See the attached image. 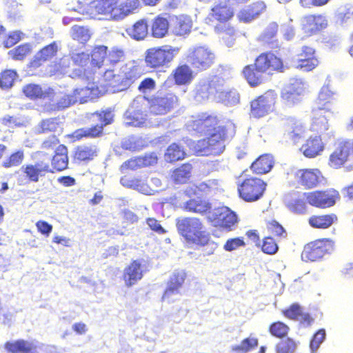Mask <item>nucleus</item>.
Masks as SVG:
<instances>
[{
	"mask_svg": "<svg viewBox=\"0 0 353 353\" xmlns=\"http://www.w3.org/2000/svg\"><path fill=\"white\" fill-rule=\"evenodd\" d=\"M126 124L134 127H143L148 122V114L142 106L132 107L126 116Z\"/></svg>",
	"mask_w": 353,
	"mask_h": 353,
	"instance_id": "34",
	"label": "nucleus"
},
{
	"mask_svg": "<svg viewBox=\"0 0 353 353\" xmlns=\"http://www.w3.org/2000/svg\"><path fill=\"white\" fill-rule=\"evenodd\" d=\"M59 145H61L59 139L57 136L53 135L43 140L41 147L45 150H55Z\"/></svg>",
	"mask_w": 353,
	"mask_h": 353,
	"instance_id": "64",
	"label": "nucleus"
},
{
	"mask_svg": "<svg viewBox=\"0 0 353 353\" xmlns=\"http://www.w3.org/2000/svg\"><path fill=\"white\" fill-rule=\"evenodd\" d=\"M185 210L194 213L204 214L211 209V204L204 199H192L184 203Z\"/></svg>",
	"mask_w": 353,
	"mask_h": 353,
	"instance_id": "42",
	"label": "nucleus"
},
{
	"mask_svg": "<svg viewBox=\"0 0 353 353\" xmlns=\"http://www.w3.org/2000/svg\"><path fill=\"white\" fill-rule=\"evenodd\" d=\"M17 73L14 70H5L0 74V86L2 88H10L12 86Z\"/></svg>",
	"mask_w": 353,
	"mask_h": 353,
	"instance_id": "54",
	"label": "nucleus"
},
{
	"mask_svg": "<svg viewBox=\"0 0 353 353\" xmlns=\"http://www.w3.org/2000/svg\"><path fill=\"white\" fill-rule=\"evenodd\" d=\"M4 348L8 353H38L37 345L24 339L7 341Z\"/></svg>",
	"mask_w": 353,
	"mask_h": 353,
	"instance_id": "31",
	"label": "nucleus"
},
{
	"mask_svg": "<svg viewBox=\"0 0 353 353\" xmlns=\"http://www.w3.org/2000/svg\"><path fill=\"white\" fill-rule=\"evenodd\" d=\"M127 32L136 40L143 39L148 32L147 21L145 19L137 21L132 27L127 29Z\"/></svg>",
	"mask_w": 353,
	"mask_h": 353,
	"instance_id": "44",
	"label": "nucleus"
},
{
	"mask_svg": "<svg viewBox=\"0 0 353 353\" xmlns=\"http://www.w3.org/2000/svg\"><path fill=\"white\" fill-rule=\"evenodd\" d=\"M214 59V54L208 48L202 46L194 48L187 56L188 61L196 72L209 68Z\"/></svg>",
	"mask_w": 353,
	"mask_h": 353,
	"instance_id": "12",
	"label": "nucleus"
},
{
	"mask_svg": "<svg viewBox=\"0 0 353 353\" xmlns=\"http://www.w3.org/2000/svg\"><path fill=\"white\" fill-rule=\"evenodd\" d=\"M297 68L305 72H310L319 64L315 50L308 46H304L298 54Z\"/></svg>",
	"mask_w": 353,
	"mask_h": 353,
	"instance_id": "24",
	"label": "nucleus"
},
{
	"mask_svg": "<svg viewBox=\"0 0 353 353\" xmlns=\"http://www.w3.org/2000/svg\"><path fill=\"white\" fill-rule=\"evenodd\" d=\"M303 310L297 303L291 304L288 308L282 310V314L287 319L297 321L302 314Z\"/></svg>",
	"mask_w": 353,
	"mask_h": 353,
	"instance_id": "55",
	"label": "nucleus"
},
{
	"mask_svg": "<svg viewBox=\"0 0 353 353\" xmlns=\"http://www.w3.org/2000/svg\"><path fill=\"white\" fill-rule=\"evenodd\" d=\"M172 76L174 83L177 85H188L194 77L192 70L185 63L176 66L172 71Z\"/></svg>",
	"mask_w": 353,
	"mask_h": 353,
	"instance_id": "33",
	"label": "nucleus"
},
{
	"mask_svg": "<svg viewBox=\"0 0 353 353\" xmlns=\"http://www.w3.org/2000/svg\"><path fill=\"white\" fill-rule=\"evenodd\" d=\"M327 165L334 170L343 168L347 172L353 171V158L345 139L335 143L329 155Z\"/></svg>",
	"mask_w": 353,
	"mask_h": 353,
	"instance_id": "7",
	"label": "nucleus"
},
{
	"mask_svg": "<svg viewBox=\"0 0 353 353\" xmlns=\"http://www.w3.org/2000/svg\"><path fill=\"white\" fill-rule=\"evenodd\" d=\"M90 120L93 124L90 128H81L68 135L73 142L83 139H96L103 134V128L112 122V114L108 111H99L92 113Z\"/></svg>",
	"mask_w": 353,
	"mask_h": 353,
	"instance_id": "4",
	"label": "nucleus"
},
{
	"mask_svg": "<svg viewBox=\"0 0 353 353\" xmlns=\"http://www.w3.org/2000/svg\"><path fill=\"white\" fill-rule=\"evenodd\" d=\"M277 94L273 90H268L250 102V114L254 118L267 115L272 110Z\"/></svg>",
	"mask_w": 353,
	"mask_h": 353,
	"instance_id": "11",
	"label": "nucleus"
},
{
	"mask_svg": "<svg viewBox=\"0 0 353 353\" xmlns=\"http://www.w3.org/2000/svg\"><path fill=\"white\" fill-rule=\"evenodd\" d=\"M274 165V159L270 154L260 155L250 165V170L257 175H262L271 171Z\"/></svg>",
	"mask_w": 353,
	"mask_h": 353,
	"instance_id": "32",
	"label": "nucleus"
},
{
	"mask_svg": "<svg viewBox=\"0 0 353 353\" xmlns=\"http://www.w3.org/2000/svg\"><path fill=\"white\" fill-rule=\"evenodd\" d=\"M245 245V243L242 237H236L227 240L223 248L226 251L231 252Z\"/></svg>",
	"mask_w": 353,
	"mask_h": 353,
	"instance_id": "61",
	"label": "nucleus"
},
{
	"mask_svg": "<svg viewBox=\"0 0 353 353\" xmlns=\"http://www.w3.org/2000/svg\"><path fill=\"white\" fill-rule=\"evenodd\" d=\"M173 97L170 94L155 97L150 101L148 112L154 116L164 115L173 108Z\"/></svg>",
	"mask_w": 353,
	"mask_h": 353,
	"instance_id": "25",
	"label": "nucleus"
},
{
	"mask_svg": "<svg viewBox=\"0 0 353 353\" xmlns=\"http://www.w3.org/2000/svg\"><path fill=\"white\" fill-rule=\"evenodd\" d=\"M239 197L247 203H254L261 199L267 189V183L256 176H248L237 182Z\"/></svg>",
	"mask_w": 353,
	"mask_h": 353,
	"instance_id": "5",
	"label": "nucleus"
},
{
	"mask_svg": "<svg viewBox=\"0 0 353 353\" xmlns=\"http://www.w3.org/2000/svg\"><path fill=\"white\" fill-rule=\"evenodd\" d=\"M213 220L216 226L227 230H231L238 221L236 214L227 207L216 210Z\"/></svg>",
	"mask_w": 353,
	"mask_h": 353,
	"instance_id": "27",
	"label": "nucleus"
},
{
	"mask_svg": "<svg viewBox=\"0 0 353 353\" xmlns=\"http://www.w3.org/2000/svg\"><path fill=\"white\" fill-rule=\"evenodd\" d=\"M221 34L222 39L228 46H232L236 39V32L235 29L231 26L223 30Z\"/></svg>",
	"mask_w": 353,
	"mask_h": 353,
	"instance_id": "62",
	"label": "nucleus"
},
{
	"mask_svg": "<svg viewBox=\"0 0 353 353\" xmlns=\"http://www.w3.org/2000/svg\"><path fill=\"white\" fill-rule=\"evenodd\" d=\"M32 52V45L30 43H24L9 50L8 55L12 60L23 61L29 57Z\"/></svg>",
	"mask_w": 353,
	"mask_h": 353,
	"instance_id": "41",
	"label": "nucleus"
},
{
	"mask_svg": "<svg viewBox=\"0 0 353 353\" xmlns=\"http://www.w3.org/2000/svg\"><path fill=\"white\" fill-rule=\"evenodd\" d=\"M276 239L271 236H267L263 238L259 246L261 251L269 255L276 254L279 250V245L276 242Z\"/></svg>",
	"mask_w": 353,
	"mask_h": 353,
	"instance_id": "52",
	"label": "nucleus"
},
{
	"mask_svg": "<svg viewBox=\"0 0 353 353\" xmlns=\"http://www.w3.org/2000/svg\"><path fill=\"white\" fill-rule=\"evenodd\" d=\"M337 221V216L334 213L312 215L308 219L309 225L316 229L329 228Z\"/></svg>",
	"mask_w": 353,
	"mask_h": 353,
	"instance_id": "36",
	"label": "nucleus"
},
{
	"mask_svg": "<svg viewBox=\"0 0 353 353\" xmlns=\"http://www.w3.org/2000/svg\"><path fill=\"white\" fill-rule=\"evenodd\" d=\"M250 0H214L211 6L208 18L219 23L230 21L235 15V8L230 3L233 1L236 4H245Z\"/></svg>",
	"mask_w": 353,
	"mask_h": 353,
	"instance_id": "9",
	"label": "nucleus"
},
{
	"mask_svg": "<svg viewBox=\"0 0 353 353\" xmlns=\"http://www.w3.org/2000/svg\"><path fill=\"white\" fill-rule=\"evenodd\" d=\"M186 157L185 149L179 143H172L168 146L164 153V159L168 163H175Z\"/></svg>",
	"mask_w": 353,
	"mask_h": 353,
	"instance_id": "38",
	"label": "nucleus"
},
{
	"mask_svg": "<svg viewBox=\"0 0 353 353\" xmlns=\"http://www.w3.org/2000/svg\"><path fill=\"white\" fill-rule=\"evenodd\" d=\"M325 149V144L320 136L310 137L301 145L300 150L307 158H315Z\"/></svg>",
	"mask_w": 353,
	"mask_h": 353,
	"instance_id": "30",
	"label": "nucleus"
},
{
	"mask_svg": "<svg viewBox=\"0 0 353 353\" xmlns=\"http://www.w3.org/2000/svg\"><path fill=\"white\" fill-rule=\"evenodd\" d=\"M25 155L23 150H18L12 152L4 161L2 162V166L4 168H10L19 166L23 159Z\"/></svg>",
	"mask_w": 353,
	"mask_h": 353,
	"instance_id": "51",
	"label": "nucleus"
},
{
	"mask_svg": "<svg viewBox=\"0 0 353 353\" xmlns=\"http://www.w3.org/2000/svg\"><path fill=\"white\" fill-rule=\"evenodd\" d=\"M210 191V187L205 182L200 183L198 185H193L188 187L185 190V194L191 197L192 196H202L203 193Z\"/></svg>",
	"mask_w": 353,
	"mask_h": 353,
	"instance_id": "57",
	"label": "nucleus"
},
{
	"mask_svg": "<svg viewBox=\"0 0 353 353\" xmlns=\"http://www.w3.org/2000/svg\"><path fill=\"white\" fill-rule=\"evenodd\" d=\"M288 208L293 212L297 214H303L306 212V205L301 199H292L288 202Z\"/></svg>",
	"mask_w": 353,
	"mask_h": 353,
	"instance_id": "60",
	"label": "nucleus"
},
{
	"mask_svg": "<svg viewBox=\"0 0 353 353\" xmlns=\"http://www.w3.org/2000/svg\"><path fill=\"white\" fill-rule=\"evenodd\" d=\"M304 197L306 202L311 206L325 209L335 205L339 199V194L334 189H327L305 192Z\"/></svg>",
	"mask_w": 353,
	"mask_h": 353,
	"instance_id": "10",
	"label": "nucleus"
},
{
	"mask_svg": "<svg viewBox=\"0 0 353 353\" xmlns=\"http://www.w3.org/2000/svg\"><path fill=\"white\" fill-rule=\"evenodd\" d=\"M259 341L256 337L244 339L239 345L231 347L232 352L234 353H247L258 346Z\"/></svg>",
	"mask_w": 353,
	"mask_h": 353,
	"instance_id": "48",
	"label": "nucleus"
},
{
	"mask_svg": "<svg viewBox=\"0 0 353 353\" xmlns=\"http://www.w3.org/2000/svg\"><path fill=\"white\" fill-rule=\"evenodd\" d=\"M165 14H159L154 18L151 25V34L153 37L161 39L165 37L169 30L170 23Z\"/></svg>",
	"mask_w": 353,
	"mask_h": 353,
	"instance_id": "37",
	"label": "nucleus"
},
{
	"mask_svg": "<svg viewBox=\"0 0 353 353\" xmlns=\"http://www.w3.org/2000/svg\"><path fill=\"white\" fill-rule=\"evenodd\" d=\"M58 47L56 42H52L39 50L29 62V68L37 69L43 63L50 61L57 54Z\"/></svg>",
	"mask_w": 353,
	"mask_h": 353,
	"instance_id": "26",
	"label": "nucleus"
},
{
	"mask_svg": "<svg viewBox=\"0 0 353 353\" xmlns=\"http://www.w3.org/2000/svg\"><path fill=\"white\" fill-rule=\"evenodd\" d=\"M192 29V22L186 18H179L174 25L172 32L179 37H185L190 34Z\"/></svg>",
	"mask_w": 353,
	"mask_h": 353,
	"instance_id": "47",
	"label": "nucleus"
},
{
	"mask_svg": "<svg viewBox=\"0 0 353 353\" xmlns=\"http://www.w3.org/2000/svg\"><path fill=\"white\" fill-rule=\"evenodd\" d=\"M285 68L282 58L272 52H263L255 58L254 63L245 65L241 74L249 85L255 88L265 82L264 74L283 73Z\"/></svg>",
	"mask_w": 353,
	"mask_h": 353,
	"instance_id": "2",
	"label": "nucleus"
},
{
	"mask_svg": "<svg viewBox=\"0 0 353 353\" xmlns=\"http://www.w3.org/2000/svg\"><path fill=\"white\" fill-rule=\"evenodd\" d=\"M307 132V125L299 120H291L289 123L288 136L294 142H299Z\"/></svg>",
	"mask_w": 353,
	"mask_h": 353,
	"instance_id": "40",
	"label": "nucleus"
},
{
	"mask_svg": "<svg viewBox=\"0 0 353 353\" xmlns=\"http://www.w3.org/2000/svg\"><path fill=\"white\" fill-rule=\"evenodd\" d=\"M180 50L179 47L170 45L150 48L145 52L146 65L152 69L168 67L179 54Z\"/></svg>",
	"mask_w": 353,
	"mask_h": 353,
	"instance_id": "6",
	"label": "nucleus"
},
{
	"mask_svg": "<svg viewBox=\"0 0 353 353\" xmlns=\"http://www.w3.org/2000/svg\"><path fill=\"white\" fill-rule=\"evenodd\" d=\"M221 90V85L216 78L200 80L194 89V98L198 101H205Z\"/></svg>",
	"mask_w": 353,
	"mask_h": 353,
	"instance_id": "17",
	"label": "nucleus"
},
{
	"mask_svg": "<svg viewBox=\"0 0 353 353\" xmlns=\"http://www.w3.org/2000/svg\"><path fill=\"white\" fill-rule=\"evenodd\" d=\"M296 347V345L294 341L290 338H287L276 345L275 351L276 353H293Z\"/></svg>",
	"mask_w": 353,
	"mask_h": 353,
	"instance_id": "56",
	"label": "nucleus"
},
{
	"mask_svg": "<svg viewBox=\"0 0 353 353\" xmlns=\"http://www.w3.org/2000/svg\"><path fill=\"white\" fill-rule=\"evenodd\" d=\"M21 170L28 181L37 183L40 177L45 176L49 173L48 161H39L34 164H26L21 168Z\"/></svg>",
	"mask_w": 353,
	"mask_h": 353,
	"instance_id": "23",
	"label": "nucleus"
},
{
	"mask_svg": "<svg viewBox=\"0 0 353 353\" xmlns=\"http://www.w3.org/2000/svg\"><path fill=\"white\" fill-rule=\"evenodd\" d=\"M336 103V94L332 91L328 86H323L315 101L316 108L314 109L333 114V109Z\"/></svg>",
	"mask_w": 353,
	"mask_h": 353,
	"instance_id": "22",
	"label": "nucleus"
},
{
	"mask_svg": "<svg viewBox=\"0 0 353 353\" xmlns=\"http://www.w3.org/2000/svg\"><path fill=\"white\" fill-rule=\"evenodd\" d=\"M325 113L323 111L313 109L312 128L314 131L323 133L329 129L328 119L324 115Z\"/></svg>",
	"mask_w": 353,
	"mask_h": 353,
	"instance_id": "43",
	"label": "nucleus"
},
{
	"mask_svg": "<svg viewBox=\"0 0 353 353\" xmlns=\"http://www.w3.org/2000/svg\"><path fill=\"white\" fill-rule=\"evenodd\" d=\"M193 167L190 163H185L175 169H174L171 174V179L175 184H185L186 183L192 176Z\"/></svg>",
	"mask_w": 353,
	"mask_h": 353,
	"instance_id": "39",
	"label": "nucleus"
},
{
	"mask_svg": "<svg viewBox=\"0 0 353 353\" xmlns=\"http://www.w3.org/2000/svg\"><path fill=\"white\" fill-rule=\"evenodd\" d=\"M334 246V242L330 238H321L305 244L301 253V259L306 262L319 261L325 255L330 254Z\"/></svg>",
	"mask_w": 353,
	"mask_h": 353,
	"instance_id": "8",
	"label": "nucleus"
},
{
	"mask_svg": "<svg viewBox=\"0 0 353 353\" xmlns=\"http://www.w3.org/2000/svg\"><path fill=\"white\" fill-rule=\"evenodd\" d=\"M325 330L324 329L319 330L312 336L310 343V347L312 353H316V350L319 347L320 345L324 341L325 339Z\"/></svg>",
	"mask_w": 353,
	"mask_h": 353,
	"instance_id": "59",
	"label": "nucleus"
},
{
	"mask_svg": "<svg viewBox=\"0 0 353 353\" xmlns=\"http://www.w3.org/2000/svg\"><path fill=\"white\" fill-rule=\"evenodd\" d=\"M71 37L73 39L80 42H85L90 38L88 30L79 26H74L72 28Z\"/></svg>",
	"mask_w": 353,
	"mask_h": 353,
	"instance_id": "58",
	"label": "nucleus"
},
{
	"mask_svg": "<svg viewBox=\"0 0 353 353\" xmlns=\"http://www.w3.org/2000/svg\"><path fill=\"white\" fill-rule=\"evenodd\" d=\"M143 276L141 263L138 260H133L125 268L122 277L125 285L130 288L137 284Z\"/></svg>",
	"mask_w": 353,
	"mask_h": 353,
	"instance_id": "28",
	"label": "nucleus"
},
{
	"mask_svg": "<svg viewBox=\"0 0 353 353\" xmlns=\"http://www.w3.org/2000/svg\"><path fill=\"white\" fill-rule=\"evenodd\" d=\"M59 127L60 122L57 118L43 119L39 125V129L41 133L54 132Z\"/></svg>",
	"mask_w": 353,
	"mask_h": 353,
	"instance_id": "53",
	"label": "nucleus"
},
{
	"mask_svg": "<svg viewBox=\"0 0 353 353\" xmlns=\"http://www.w3.org/2000/svg\"><path fill=\"white\" fill-rule=\"evenodd\" d=\"M196 129L207 137L199 140L196 144L197 150L204 155H217L223 152L225 141L234 137L235 125L228 121L220 124L215 114H203L195 121Z\"/></svg>",
	"mask_w": 353,
	"mask_h": 353,
	"instance_id": "1",
	"label": "nucleus"
},
{
	"mask_svg": "<svg viewBox=\"0 0 353 353\" xmlns=\"http://www.w3.org/2000/svg\"><path fill=\"white\" fill-rule=\"evenodd\" d=\"M184 272H175L170 277L167 287L163 292L162 299H169L172 294H177L179 289L182 287L185 279Z\"/></svg>",
	"mask_w": 353,
	"mask_h": 353,
	"instance_id": "35",
	"label": "nucleus"
},
{
	"mask_svg": "<svg viewBox=\"0 0 353 353\" xmlns=\"http://www.w3.org/2000/svg\"><path fill=\"white\" fill-rule=\"evenodd\" d=\"M268 331L272 336L278 339H283L288 336L290 327L285 323L278 321L270 325Z\"/></svg>",
	"mask_w": 353,
	"mask_h": 353,
	"instance_id": "50",
	"label": "nucleus"
},
{
	"mask_svg": "<svg viewBox=\"0 0 353 353\" xmlns=\"http://www.w3.org/2000/svg\"><path fill=\"white\" fill-rule=\"evenodd\" d=\"M266 228L268 232L277 240L287 238V231L281 224L274 219L266 222Z\"/></svg>",
	"mask_w": 353,
	"mask_h": 353,
	"instance_id": "49",
	"label": "nucleus"
},
{
	"mask_svg": "<svg viewBox=\"0 0 353 353\" xmlns=\"http://www.w3.org/2000/svg\"><path fill=\"white\" fill-rule=\"evenodd\" d=\"M22 91L26 97L32 100L44 99L48 95L47 92L43 91L39 85L34 83H29L24 85Z\"/></svg>",
	"mask_w": 353,
	"mask_h": 353,
	"instance_id": "46",
	"label": "nucleus"
},
{
	"mask_svg": "<svg viewBox=\"0 0 353 353\" xmlns=\"http://www.w3.org/2000/svg\"><path fill=\"white\" fill-rule=\"evenodd\" d=\"M99 148L90 143H83L76 146L72 152V160L75 163L88 164L97 159L99 154Z\"/></svg>",
	"mask_w": 353,
	"mask_h": 353,
	"instance_id": "15",
	"label": "nucleus"
},
{
	"mask_svg": "<svg viewBox=\"0 0 353 353\" xmlns=\"http://www.w3.org/2000/svg\"><path fill=\"white\" fill-rule=\"evenodd\" d=\"M106 65L111 68L115 67L125 59V53L123 49L117 46L112 47L106 51Z\"/></svg>",
	"mask_w": 353,
	"mask_h": 353,
	"instance_id": "45",
	"label": "nucleus"
},
{
	"mask_svg": "<svg viewBox=\"0 0 353 353\" xmlns=\"http://www.w3.org/2000/svg\"><path fill=\"white\" fill-rule=\"evenodd\" d=\"M77 101L76 99L73 98V96L70 94H65L59 99L57 103L54 105V110H60L65 109L72 105Z\"/></svg>",
	"mask_w": 353,
	"mask_h": 353,
	"instance_id": "63",
	"label": "nucleus"
},
{
	"mask_svg": "<svg viewBox=\"0 0 353 353\" xmlns=\"http://www.w3.org/2000/svg\"><path fill=\"white\" fill-rule=\"evenodd\" d=\"M295 178L305 189H312L321 183L323 175L318 168L300 169L295 173Z\"/></svg>",
	"mask_w": 353,
	"mask_h": 353,
	"instance_id": "18",
	"label": "nucleus"
},
{
	"mask_svg": "<svg viewBox=\"0 0 353 353\" xmlns=\"http://www.w3.org/2000/svg\"><path fill=\"white\" fill-rule=\"evenodd\" d=\"M327 19L323 14H310L305 15L301 21V30L310 37L318 34L327 26Z\"/></svg>",
	"mask_w": 353,
	"mask_h": 353,
	"instance_id": "14",
	"label": "nucleus"
},
{
	"mask_svg": "<svg viewBox=\"0 0 353 353\" xmlns=\"http://www.w3.org/2000/svg\"><path fill=\"white\" fill-rule=\"evenodd\" d=\"M68 148L64 144L59 145L48 163L49 173L60 172L68 168Z\"/></svg>",
	"mask_w": 353,
	"mask_h": 353,
	"instance_id": "19",
	"label": "nucleus"
},
{
	"mask_svg": "<svg viewBox=\"0 0 353 353\" xmlns=\"http://www.w3.org/2000/svg\"><path fill=\"white\" fill-rule=\"evenodd\" d=\"M265 8L266 5L263 1L253 2L241 9L237 14V18L241 22L249 23L262 14Z\"/></svg>",
	"mask_w": 353,
	"mask_h": 353,
	"instance_id": "29",
	"label": "nucleus"
},
{
	"mask_svg": "<svg viewBox=\"0 0 353 353\" xmlns=\"http://www.w3.org/2000/svg\"><path fill=\"white\" fill-rule=\"evenodd\" d=\"M176 226L179 234L189 243L200 246L207 245L209 234L204 230L201 219L196 217H184L176 220Z\"/></svg>",
	"mask_w": 353,
	"mask_h": 353,
	"instance_id": "3",
	"label": "nucleus"
},
{
	"mask_svg": "<svg viewBox=\"0 0 353 353\" xmlns=\"http://www.w3.org/2000/svg\"><path fill=\"white\" fill-rule=\"evenodd\" d=\"M108 47L104 45L95 46L92 49L90 58V68L84 69V74H94L97 70L101 69L106 63V51Z\"/></svg>",
	"mask_w": 353,
	"mask_h": 353,
	"instance_id": "21",
	"label": "nucleus"
},
{
	"mask_svg": "<svg viewBox=\"0 0 353 353\" xmlns=\"http://www.w3.org/2000/svg\"><path fill=\"white\" fill-rule=\"evenodd\" d=\"M139 7V0H125L122 2L117 0L114 5H111L110 7L107 5L105 8H103V11L105 12V14L110 15L112 19L118 20L132 14Z\"/></svg>",
	"mask_w": 353,
	"mask_h": 353,
	"instance_id": "13",
	"label": "nucleus"
},
{
	"mask_svg": "<svg viewBox=\"0 0 353 353\" xmlns=\"http://www.w3.org/2000/svg\"><path fill=\"white\" fill-rule=\"evenodd\" d=\"M304 96V88L301 82L295 81L285 86L281 92L282 103L288 107L300 103Z\"/></svg>",
	"mask_w": 353,
	"mask_h": 353,
	"instance_id": "16",
	"label": "nucleus"
},
{
	"mask_svg": "<svg viewBox=\"0 0 353 353\" xmlns=\"http://www.w3.org/2000/svg\"><path fill=\"white\" fill-rule=\"evenodd\" d=\"M158 157L154 152L143 156L132 157L124 161L120 166V171L124 172L128 170H136L145 167H149L157 163Z\"/></svg>",
	"mask_w": 353,
	"mask_h": 353,
	"instance_id": "20",
	"label": "nucleus"
}]
</instances>
